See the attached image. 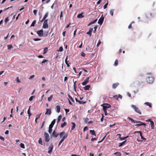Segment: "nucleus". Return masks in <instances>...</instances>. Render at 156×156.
<instances>
[{
	"label": "nucleus",
	"instance_id": "f03ea898",
	"mask_svg": "<svg viewBox=\"0 0 156 156\" xmlns=\"http://www.w3.org/2000/svg\"><path fill=\"white\" fill-rule=\"evenodd\" d=\"M131 107L135 111L139 114V115L141 114V112L140 111L139 109L136 106L134 105H131Z\"/></svg>",
	"mask_w": 156,
	"mask_h": 156
},
{
	"label": "nucleus",
	"instance_id": "e433bc0d",
	"mask_svg": "<svg viewBox=\"0 0 156 156\" xmlns=\"http://www.w3.org/2000/svg\"><path fill=\"white\" fill-rule=\"evenodd\" d=\"M30 106L29 108L27 111V113L28 114L29 117L31 115V114L30 113Z\"/></svg>",
	"mask_w": 156,
	"mask_h": 156
},
{
	"label": "nucleus",
	"instance_id": "5fc2aeb1",
	"mask_svg": "<svg viewBox=\"0 0 156 156\" xmlns=\"http://www.w3.org/2000/svg\"><path fill=\"white\" fill-rule=\"evenodd\" d=\"M81 55L83 57H85L86 54L83 52H82L81 53Z\"/></svg>",
	"mask_w": 156,
	"mask_h": 156
},
{
	"label": "nucleus",
	"instance_id": "603ef678",
	"mask_svg": "<svg viewBox=\"0 0 156 156\" xmlns=\"http://www.w3.org/2000/svg\"><path fill=\"white\" fill-rule=\"evenodd\" d=\"M63 50V48L62 47H60L59 48L58 51L60 52H62Z\"/></svg>",
	"mask_w": 156,
	"mask_h": 156
},
{
	"label": "nucleus",
	"instance_id": "2eb2a0df",
	"mask_svg": "<svg viewBox=\"0 0 156 156\" xmlns=\"http://www.w3.org/2000/svg\"><path fill=\"white\" fill-rule=\"evenodd\" d=\"M83 12H82L80 13L77 16V17L78 18H81L84 17L83 15Z\"/></svg>",
	"mask_w": 156,
	"mask_h": 156
},
{
	"label": "nucleus",
	"instance_id": "680f3d73",
	"mask_svg": "<svg viewBox=\"0 0 156 156\" xmlns=\"http://www.w3.org/2000/svg\"><path fill=\"white\" fill-rule=\"evenodd\" d=\"M101 43V41L100 40H99L98 41V44H97V47H98L99 46V45Z\"/></svg>",
	"mask_w": 156,
	"mask_h": 156
},
{
	"label": "nucleus",
	"instance_id": "ddd939ff",
	"mask_svg": "<svg viewBox=\"0 0 156 156\" xmlns=\"http://www.w3.org/2000/svg\"><path fill=\"white\" fill-rule=\"evenodd\" d=\"M135 133H139L140 134V137H141V138L143 140H146V139L145 138H144L142 136V133L140 131H136Z\"/></svg>",
	"mask_w": 156,
	"mask_h": 156
},
{
	"label": "nucleus",
	"instance_id": "ea45409f",
	"mask_svg": "<svg viewBox=\"0 0 156 156\" xmlns=\"http://www.w3.org/2000/svg\"><path fill=\"white\" fill-rule=\"evenodd\" d=\"M107 134H108V133H106V135H105V136H104V137L101 140L98 142V143H100L102 142L105 139V137H106V136L107 135Z\"/></svg>",
	"mask_w": 156,
	"mask_h": 156
},
{
	"label": "nucleus",
	"instance_id": "7ed1b4c3",
	"mask_svg": "<svg viewBox=\"0 0 156 156\" xmlns=\"http://www.w3.org/2000/svg\"><path fill=\"white\" fill-rule=\"evenodd\" d=\"M154 79L153 77H148L146 79V81L148 83H152L154 81Z\"/></svg>",
	"mask_w": 156,
	"mask_h": 156
},
{
	"label": "nucleus",
	"instance_id": "052dcab7",
	"mask_svg": "<svg viewBox=\"0 0 156 156\" xmlns=\"http://www.w3.org/2000/svg\"><path fill=\"white\" fill-rule=\"evenodd\" d=\"M68 97H69V99H70V100H72L73 99V98H72V97H71L70 96V95L69 94H68Z\"/></svg>",
	"mask_w": 156,
	"mask_h": 156
},
{
	"label": "nucleus",
	"instance_id": "412c9836",
	"mask_svg": "<svg viewBox=\"0 0 156 156\" xmlns=\"http://www.w3.org/2000/svg\"><path fill=\"white\" fill-rule=\"evenodd\" d=\"M48 27V23H44L43 24V27L44 28H47Z\"/></svg>",
	"mask_w": 156,
	"mask_h": 156
},
{
	"label": "nucleus",
	"instance_id": "b1692460",
	"mask_svg": "<svg viewBox=\"0 0 156 156\" xmlns=\"http://www.w3.org/2000/svg\"><path fill=\"white\" fill-rule=\"evenodd\" d=\"M97 21V19H96L93 21L91 22L88 25V26H89L90 25L95 23Z\"/></svg>",
	"mask_w": 156,
	"mask_h": 156
},
{
	"label": "nucleus",
	"instance_id": "72a5a7b5",
	"mask_svg": "<svg viewBox=\"0 0 156 156\" xmlns=\"http://www.w3.org/2000/svg\"><path fill=\"white\" fill-rule=\"evenodd\" d=\"M62 118V116L61 115H60L58 117V121H57L58 123L60 121Z\"/></svg>",
	"mask_w": 156,
	"mask_h": 156
},
{
	"label": "nucleus",
	"instance_id": "a211bd4d",
	"mask_svg": "<svg viewBox=\"0 0 156 156\" xmlns=\"http://www.w3.org/2000/svg\"><path fill=\"white\" fill-rule=\"evenodd\" d=\"M56 121V119H54L51 122V124L49 125V127H53L54 125L55 124Z\"/></svg>",
	"mask_w": 156,
	"mask_h": 156
},
{
	"label": "nucleus",
	"instance_id": "8fccbe9b",
	"mask_svg": "<svg viewBox=\"0 0 156 156\" xmlns=\"http://www.w3.org/2000/svg\"><path fill=\"white\" fill-rule=\"evenodd\" d=\"M9 21V18L8 17H7L6 18L5 20V23H6L8 22Z\"/></svg>",
	"mask_w": 156,
	"mask_h": 156
},
{
	"label": "nucleus",
	"instance_id": "6e6d98bb",
	"mask_svg": "<svg viewBox=\"0 0 156 156\" xmlns=\"http://www.w3.org/2000/svg\"><path fill=\"white\" fill-rule=\"evenodd\" d=\"M33 40L35 41H40V40H41V39L40 38H34Z\"/></svg>",
	"mask_w": 156,
	"mask_h": 156
},
{
	"label": "nucleus",
	"instance_id": "aec40b11",
	"mask_svg": "<svg viewBox=\"0 0 156 156\" xmlns=\"http://www.w3.org/2000/svg\"><path fill=\"white\" fill-rule=\"evenodd\" d=\"M46 110V112L45 114H48L50 115L51 114V111L50 109L47 108Z\"/></svg>",
	"mask_w": 156,
	"mask_h": 156
},
{
	"label": "nucleus",
	"instance_id": "69168bd1",
	"mask_svg": "<svg viewBox=\"0 0 156 156\" xmlns=\"http://www.w3.org/2000/svg\"><path fill=\"white\" fill-rule=\"evenodd\" d=\"M68 58V56H67L66 58L65 59V63H66V64H67V63H68L67 61Z\"/></svg>",
	"mask_w": 156,
	"mask_h": 156
},
{
	"label": "nucleus",
	"instance_id": "4c0bfd02",
	"mask_svg": "<svg viewBox=\"0 0 156 156\" xmlns=\"http://www.w3.org/2000/svg\"><path fill=\"white\" fill-rule=\"evenodd\" d=\"M38 143H39V144H41L42 145H43L42 143V140L41 138H39V139L38 140Z\"/></svg>",
	"mask_w": 156,
	"mask_h": 156
},
{
	"label": "nucleus",
	"instance_id": "37998d69",
	"mask_svg": "<svg viewBox=\"0 0 156 156\" xmlns=\"http://www.w3.org/2000/svg\"><path fill=\"white\" fill-rule=\"evenodd\" d=\"M7 48L8 49H10L12 48V45L11 44L8 45L7 46Z\"/></svg>",
	"mask_w": 156,
	"mask_h": 156
},
{
	"label": "nucleus",
	"instance_id": "bf43d9fd",
	"mask_svg": "<svg viewBox=\"0 0 156 156\" xmlns=\"http://www.w3.org/2000/svg\"><path fill=\"white\" fill-rule=\"evenodd\" d=\"M97 28H98L97 26H95V27H94V33H95V32Z\"/></svg>",
	"mask_w": 156,
	"mask_h": 156
},
{
	"label": "nucleus",
	"instance_id": "a18cd8bd",
	"mask_svg": "<svg viewBox=\"0 0 156 156\" xmlns=\"http://www.w3.org/2000/svg\"><path fill=\"white\" fill-rule=\"evenodd\" d=\"M134 23V22H132L128 26V28L129 29H130L132 28V24Z\"/></svg>",
	"mask_w": 156,
	"mask_h": 156
},
{
	"label": "nucleus",
	"instance_id": "774afa93",
	"mask_svg": "<svg viewBox=\"0 0 156 156\" xmlns=\"http://www.w3.org/2000/svg\"><path fill=\"white\" fill-rule=\"evenodd\" d=\"M97 140V139L96 138H92L91 139V141H93L94 140Z\"/></svg>",
	"mask_w": 156,
	"mask_h": 156
},
{
	"label": "nucleus",
	"instance_id": "0e129e2a",
	"mask_svg": "<svg viewBox=\"0 0 156 156\" xmlns=\"http://www.w3.org/2000/svg\"><path fill=\"white\" fill-rule=\"evenodd\" d=\"M48 61V60H46V59H44L43 60V61L41 63H45Z\"/></svg>",
	"mask_w": 156,
	"mask_h": 156
},
{
	"label": "nucleus",
	"instance_id": "423d86ee",
	"mask_svg": "<svg viewBox=\"0 0 156 156\" xmlns=\"http://www.w3.org/2000/svg\"><path fill=\"white\" fill-rule=\"evenodd\" d=\"M104 17L102 15L101 18L99 19L98 23L100 25H101L103 22Z\"/></svg>",
	"mask_w": 156,
	"mask_h": 156
},
{
	"label": "nucleus",
	"instance_id": "a19ab883",
	"mask_svg": "<svg viewBox=\"0 0 156 156\" xmlns=\"http://www.w3.org/2000/svg\"><path fill=\"white\" fill-rule=\"evenodd\" d=\"M15 81H16V82L17 83H20L21 82V81L20 80L18 77H16V79L15 80Z\"/></svg>",
	"mask_w": 156,
	"mask_h": 156
},
{
	"label": "nucleus",
	"instance_id": "09e8293b",
	"mask_svg": "<svg viewBox=\"0 0 156 156\" xmlns=\"http://www.w3.org/2000/svg\"><path fill=\"white\" fill-rule=\"evenodd\" d=\"M41 114L39 115H37L36 116L35 119H36V120H37V119H39L40 116V115H41Z\"/></svg>",
	"mask_w": 156,
	"mask_h": 156
},
{
	"label": "nucleus",
	"instance_id": "f257e3e1",
	"mask_svg": "<svg viewBox=\"0 0 156 156\" xmlns=\"http://www.w3.org/2000/svg\"><path fill=\"white\" fill-rule=\"evenodd\" d=\"M128 119L131 121L132 123H136V124L135 125V126H141L142 125H144V126H146L145 123H143L141 122L136 121L130 117H128Z\"/></svg>",
	"mask_w": 156,
	"mask_h": 156
},
{
	"label": "nucleus",
	"instance_id": "a878e982",
	"mask_svg": "<svg viewBox=\"0 0 156 156\" xmlns=\"http://www.w3.org/2000/svg\"><path fill=\"white\" fill-rule=\"evenodd\" d=\"M114 154L116 155L117 156H121V153L119 152H116Z\"/></svg>",
	"mask_w": 156,
	"mask_h": 156
},
{
	"label": "nucleus",
	"instance_id": "9b49d317",
	"mask_svg": "<svg viewBox=\"0 0 156 156\" xmlns=\"http://www.w3.org/2000/svg\"><path fill=\"white\" fill-rule=\"evenodd\" d=\"M84 121L86 123H88L89 124H91L93 122L92 121H89V119L88 118H85Z\"/></svg>",
	"mask_w": 156,
	"mask_h": 156
},
{
	"label": "nucleus",
	"instance_id": "c03bdc74",
	"mask_svg": "<svg viewBox=\"0 0 156 156\" xmlns=\"http://www.w3.org/2000/svg\"><path fill=\"white\" fill-rule=\"evenodd\" d=\"M66 125V123L65 122H64L61 125V127H64Z\"/></svg>",
	"mask_w": 156,
	"mask_h": 156
},
{
	"label": "nucleus",
	"instance_id": "4d7b16f0",
	"mask_svg": "<svg viewBox=\"0 0 156 156\" xmlns=\"http://www.w3.org/2000/svg\"><path fill=\"white\" fill-rule=\"evenodd\" d=\"M37 10H34L33 11V12L35 15H36L37 13Z\"/></svg>",
	"mask_w": 156,
	"mask_h": 156
},
{
	"label": "nucleus",
	"instance_id": "c756f323",
	"mask_svg": "<svg viewBox=\"0 0 156 156\" xmlns=\"http://www.w3.org/2000/svg\"><path fill=\"white\" fill-rule=\"evenodd\" d=\"M126 141V140L125 141L123 142H122L119 143V146L121 147V146H122Z\"/></svg>",
	"mask_w": 156,
	"mask_h": 156
},
{
	"label": "nucleus",
	"instance_id": "1a4fd4ad",
	"mask_svg": "<svg viewBox=\"0 0 156 156\" xmlns=\"http://www.w3.org/2000/svg\"><path fill=\"white\" fill-rule=\"evenodd\" d=\"M89 77H87L84 80V81L82 83V85L83 86H84L87 84L88 82H89Z\"/></svg>",
	"mask_w": 156,
	"mask_h": 156
},
{
	"label": "nucleus",
	"instance_id": "5701e85b",
	"mask_svg": "<svg viewBox=\"0 0 156 156\" xmlns=\"http://www.w3.org/2000/svg\"><path fill=\"white\" fill-rule=\"evenodd\" d=\"M90 133L92 135H94L95 136H96L95 132L94 130H90Z\"/></svg>",
	"mask_w": 156,
	"mask_h": 156
},
{
	"label": "nucleus",
	"instance_id": "79ce46f5",
	"mask_svg": "<svg viewBox=\"0 0 156 156\" xmlns=\"http://www.w3.org/2000/svg\"><path fill=\"white\" fill-rule=\"evenodd\" d=\"M35 98V96H31L29 99V100L30 101H31L33 100L34 98Z\"/></svg>",
	"mask_w": 156,
	"mask_h": 156
},
{
	"label": "nucleus",
	"instance_id": "58836bf2",
	"mask_svg": "<svg viewBox=\"0 0 156 156\" xmlns=\"http://www.w3.org/2000/svg\"><path fill=\"white\" fill-rule=\"evenodd\" d=\"M20 147L24 149L25 148L24 145L23 144L21 143L20 145Z\"/></svg>",
	"mask_w": 156,
	"mask_h": 156
},
{
	"label": "nucleus",
	"instance_id": "c9c22d12",
	"mask_svg": "<svg viewBox=\"0 0 156 156\" xmlns=\"http://www.w3.org/2000/svg\"><path fill=\"white\" fill-rule=\"evenodd\" d=\"M52 98H53V95H51L48 98V101H51V100Z\"/></svg>",
	"mask_w": 156,
	"mask_h": 156
},
{
	"label": "nucleus",
	"instance_id": "864d4df0",
	"mask_svg": "<svg viewBox=\"0 0 156 156\" xmlns=\"http://www.w3.org/2000/svg\"><path fill=\"white\" fill-rule=\"evenodd\" d=\"M113 98L116 99L118 100L119 98L118 96L117 95H115L113 96Z\"/></svg>",
	"mask_w": 156,
	"mask_h": 156
},
{
	"label": "nucleus",
	"instance_id": "c85d7f7f",
	"mask_svg": "<svg viewBox=\"0 0 156 156\" xmlns=\"http://www.w3.org/2000/svg\"><path fill=\"white\" fill-rule=\"evenodd\" d=\"M103 110L105 113V115H107V109H105V107H103Z\"/></svg>",
	"mask_w": 156,
	"mask_h": 156
},
{
	"label": "nucleus",
	"instance_id": "de8ad7c7",
	"mask_svg": "<svg viewBox=\"0 0 156 156\" xmlns=\"http://www.w3.org/2000/svg\"><path fill=\"white\" fill-rule=\"evenodd\" d=\"M78 102L80 104H84L86 103V102H83V101H78Z\"/></svg>",
	"mask_w": 156,
	"mask_h": 156
},
{
	"label": "nucleus",
	"instance_id": "7c9ffc66",
	"mask_svg": "<svg viewBox=\"0 0 156 156\" xmlns=\"http://www.w3.org/2000/svg\"><path fill=\"white\" fill-rule=\"evenodd\" d=\"M48 48H45L44 50L43 54H45L48 51Z\"/></svg>",
	"mask_w": 156,
	"mask_h": 156
},
{
	"label": "nucleus",
	"instance_id": "6ab92c4d",
	"mask_svg": "<svg viewBox=\"0 0 156 156\" xmlns=\"http://www.w3.org/2000/svg\"><path fill=\"white\" fill-rule=\"evenodd\" d=\"M119 85V83H114L112 85V87L113 89H115Z\"/></svg>",
	"mask_w": 156,
	"mask_h": 156
},
{
	"label": "nucleus",
	"instance_id": "cd10ccee",
	"mask_svg": "<svg viewBox=\"0 0 156 156\" xmlns=\"http://www.w3.org/2000/svg\"><path fill=\"white\" fill-rule=\"evenodd\" d=\"M36 23V20H34L32 22V24H31L30 27H34L35 26V24Z\"/></svg>",
	"mask_w": 156,
	"mask_h": 156
},
{
	"label": "nucleus",
	"instance_id": "2f4dec72",
	"mask_svg": "<svg viewBox=\"0 0 156 156\" xmlns=\"http://www.w3.org/2000/svg\"><path fill=\"white\" fill-rule=\"evenodd\" d=\"M48 12H47L45 13V14L44 15V17H43V18L45 20V19L46 18L48 17Z\"/></svg>",
	"mask_w": 156,
	"mask_h": 156
},
{
	"label": "nucleus",
	"instance_id": "4468645a",
	"mask_svg": "<svg viewBox=\"0 0 156 156\" xmlns=\"http://www.w3.org/2000/svg\"><path fill=\"white\" fill-rule=\"evenodd\" d=\"M59 133H57L55 132V131H54L52 133V135L53 137H57L59 135Z\"/></svg>",
	"mask_w": 156,
	"mask_h": 156
},
{
	"label": "nucleus",
	"instance_id": "f3484780",
	"mask_svg": "<svg viewBox=\"0 0 156 156\" xmlns=\"http://www.w3.org/2000/svg\"><path fill=\"white\" fill-rule=\"evenodd\" d=\"M147 121L150 122V124L151 125V127H154V122L152 121H151L150 119H149L147 120Z\"/></svg>",
	"mask_w": 156,
	"mask_h": 156
},
{
	"label": "nucleus",
	"instance_id": "338daca9",
	"mask_svg": "<svg viewBox=\"0 0 156 156\" xmlns=\"http://www.w3.org/2000/svg\"><path fill=\"white\" fill-rule=\"evenodd\" d=\"M34 76H35L34 75H31V76H30L29 79H32L34 77Z\"/></svg>",
	"mask_w": 156,
	"mask_h": 156
},
{
	"label": "nucleus",
	"instance_id": "13d9d810",
	"mask_svg": "<svg viewBox=\"0 0 156 156\" xmlns=\"http://www.w3.org/2000/svg\"><path fill=\"white\" fill-rule=\"evenodd\" d=\"M0 139H1L2 141H4L5 140V138L4 137L1 136H0Z\"/></svg>",
	"mask_w": 156,
	"mask_h": 156
},
{
	"label": "nucleus",
	"instance_id": "e2e57ef3",
	"mask_svg": "<svg viewBox=\"0 0 156 156\" xmlns=\"http://www.w3.org/2000/svg\"><path fill=\"white\" fill-rule=\"evenodd\" d=\"M65 110L66 111V114L67 113H68V112H69V109H65Z\"/></svg>",
	"mask_w": 156,
	"mask_h": 156
},
{
	"label": "nucleus",
	"instance_id": "393cba45",
	"mask_svg": "<svg viewBox=\"0 0 156 156\" xmlns=\"http://www.w3.org/2000/svg\"><path fill=\"white\" fill-rule=\"evenodd\" d=\"M56 108L57 109V112L58 113L59 112L60 110V107L58 105H57L56 107Z\"/></svg>",
	"mask_w": 156,
	"mask_h": 156
},
{
	"label": "nucleus",
	"instance_id": "f704fd0d",
	"mask_svg": "<svg viewBox=\"0 0 156 156\" xmlns=\"http://www.w3.org/2000/svg\"><path fill=\"white\" fill-rule=\"evenodd\" d=\"M118 61L117 59H116L115 60V61L114 62V65L115 66H116L118 65Z\"/></svg>",
	"mask_w": 156,
	"mask_h": 156
},
{
	"label": "nucleus",
	"instance_id": "0eeeda50",
	"mask_svg": "<svg viewBox=\"0 0 156 156\" xmlns=\"http://www.w3.org/2000/svg\"><path fill=\"white\" fill-rule=\"evenodd\" d=\"M44 32L43 30H41L37 31V33L38 36L40 37H42L43 36Z\"/></svg>",
	"mask_w": 156,
	"mask_h": 156
},
{
	"label": "nucleus",
	"instance_id": "bb28decb",
	"mask_svg": "<svg viewBox=\"0 0 156 156\" xmlns=\"http://www.w3.org/2000/svg\"><path fill=\"white\" fill-rule=\"evenodd\" d=\"M144 104L146 105H147L148 106H149L150 107H152V106H151V104L150 103V102H145Z\"/></svg>",
	"mask_w": 156,
	"mask_h": 156
},
{
	"label": "nucleus",
	"instance_id": "20e7f679",
	"mask_svg": "<svg viewBox=\"0 0 156 156\" xmlns=\"http://www.w3.org/2000/svg\"><path fill=\"white\" fill-rule=\"evenodd\" d=\"M44 136L45 137V141L48 142L50 140L49 134L47 133L44 132Z\"/></svg>",
	"mask_w": 156,
	"mask_h": 156
},
{
	"label": "nucleus",
	"instance_id": "473e14b6",
	"mask_svg": "<svg viewBox=\"0 0 156 156\" xmlns=\"http://www.w3.org/2000/svg\"><path fill=\"white\" fill-rule=\"evenodd\" d=\"M114 9H111L110 10V14L111 15V16H113V13H114Z\"/></svg>",
	"mask_w": 156,
	"mask_h": 156
},
{
	"label": "nucleus",
	"instance_id": "f8f14e48",
	"mask_svg": "<svg viewBox=\"0 0 156 156\" xmlns=\"http://www.w3.org/2000/svg\"><path fill=\"white\" fill-rule=\"evenodd\" d=\"M66 135L63 136V137L62 138L61 140L59 142V143L58 145V146H60L62 143L63 142V141L65 140V139L66 138Z\"/></svg>",
	"mask_w": 156,
	"mask_h": 156
},
{
	"label": "nucleus",
	"instance_id": "3c124183",
	"mask_svg": "<svg viewBox=\"0 0 156 156\" xmlns=\"http://www.w3.org/2000/svg\"><path fill=\"white\" fill-rule=\"evenodd\" d=\"M108 3H106L104 6H103V8H104V9H105L106 8H107V6L108 5Z\"/></svg>",
	"mask_w": 156,
	"mask_h": 156
},
{
	"label": "nucleus",
	"instance_id": "39448f33",
	"mask_svg": "<svg viewBox=\"0 0 156 156\" xmlns=\"http://www.w3.org/2000/svg\"><path fill=\"white\" fill-rule=\"evenodd\" d=\"M59 135L60 138L63 137V136L66 135V138L68 136V133H65V132L63 131L59 133Z\"/></svg>",
	"mask_w": 156,
	"mask_h": 156
},
{
	"label": "nucleus",
	"instance_id": "4be33fe9",
	"mask_svg": "<svg viewBox=\"0 0 156 156\" xmlns=\"http://www.w3.org/2000/svg\"><path fill=\"white\" fill-rule=\"evenodd\" d=\"M90 86V85H87L84 87L83 88L85 90H87L89 89Z\"/></svg>",
	"mask_w": 156,
	"mask_h": 156
},
{
	"label": "nucleus",
	"instance_id": "9d476101",
	"mask_svg": "<svg viewBox=\"0 0 156 156\" xmlns=\"http://www.w3.org/2000/svg\"><path fill=\"white\" fill-rule=\"evenodd\" d=\"M101 106H103V107H105V109L107 108H109L111 107V106L110 105L108 104H105L101 105Z\"/></svg>",
	"mask_w": 156,
	"mask_h": 156
},
{
	"label": "nucleus",
	"instance_id": "6e6552de",
	"mask_svg": "<svg viewBox=\"0 0 156 156\" xmlns=\"http://www.w3.org/2000/svg\"><path fill=\"white\" fill-rule=\"evenodd\" d=\"M53 146L52 144H51L50 145L49 147L48 148L49 150L48 153L49 154H51L52 152V150L53 148Z\"/></svg>",
	"mask_w": 156,
	"mask_h": 156
},
{
	"label": "nucleus",
	"instance_id": "dca6fc26",
	"mask_svg": "<svg viewBox=\"0 0 156 156\" xmlns=\"http://www.w3.org/2000/svg\"><path fill=\"white\" fill-rule=\"evenodd\" d=\"M93 30V29L92 28H90L89 31L88 32H87L86 34L88 35H90V37L91 35V33Z\"/></svg>",
	"mask_w": 156,
	"mask_h": 156
},
{
	"label": "nucleus",
	"instance_id": "49530a36",
	"mask_svg": "<svg viewBox=\"0 0 156 156\" xmlns=\"http://www.w3.org/2000/svg\"><path fill=\"white\" fill-rule=\"evenodd\" d=\"M52 127H49L48 132L51 133L52 131Z\"/></svg>",
	"mask_w": 156,
	"mask_h": 156
}]
</instances>
